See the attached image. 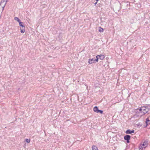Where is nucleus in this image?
I'll return each instance as SVG.
<instances>
[{"instance_id": "nucleus-16", "label": "nucleus", "mask_w": 150, "mask_h": 150, "mask_svg": "<svg viewBox=\"0 0 150 150\" xmlns=\"http://www.w3.org/2000/svg\"><path fill=\"white\" fill-rule=\"evenodd\" d=\"M4 1H6V2L3 5V6H2L3 10H4V8L5 7L6 4V3L7 1H8V0H4Z\"/></svg>"}, {"instance_id": "nucleus-11", "label": "nucleus", "mask_w": 150, "mask_h": 150, "mask_svg": "<svg viewBox=\"0 0 150 150\" xmlns=\"http://www.w3.org/2000/svg\"><path fill=\"white\" fill-rule=\"evenodd\" d=\"M145 145H146L144 147V148L145 149L146 147L148 145V139H146L143 142Z\"/></svg>"}, {"instance_id": "nucleus-20", "label": "nucleus", "mask_w": 150, "mask_h": 150, "mask_svg": "<svg viewBox=\"0 0 150 150\" xmlns=\"http://www.w3.org/2000/svg\"><path fill=\"white\" fill-rule=\"evenodd\" d=\"M100 113L101 114H103V111L102 110H99L97 113Z\"/></svg>"}, {"instance_id": "nucleus-25", "label": "nucleus", "mask_w": 150, "mask_h": 150, "mask_svg": "<svg viewBox=\"0 0 150 150\" xmlns=\"http://www.w3.org/2000/svg\"><path fill=\"white\" fill-rule=\"evenodd\" d=\"M58 37L59 38H61V36H60V34H59V35L58 36Z\"/></svg>"}, {"instance_id": "nucleus-12", "label": "nucleus", "mask_w": 150, "mask_h": 150, "mask_svg": "<svg viewBox=\"0 0 150 150\" xmlns=\"http://www.w3.org/2000/svg\"><path fill=\"white\" fill-rule=\"evenodd\" d=\"M92 150H98V147L95 145H93L92 147Z\"/></svg>"}, {"instance_id": "nucleus-7", "label": "nucleus", "mask_w": 150, "mask_h": 150, "mask_svg": "<svg viewBox=\"0 0 150 150\" xmlns=\"http://www.w3.org/2000/svg\"><path fill=\"white\" fill-rule=\"evenodd\" d=\"M122 3H124L125 5H126V6L127 7V8L128 9H129V8H128V6L130 7V2L129 1H123L122 2Z\"/></svg>"}, {"instance_id": "nucleus-28", "label": "nucleus", "mask_w": 150, "mask_h": 150, "mask_svg": "<svg viewBox=\"0 0 150 150\" xmlns=\"http://www.w3.org/2000/svg\"><path fill=\"white\" fill-rule=\"evenodd\" d=\"M97 2H98L99 1V0H95Z\"/></svg>"}, {"instance_id": "nucleus-26", "label": "nucleus", "mask_w": 150, "mask_h": 150, "mask_svg": "<svg viewBox=\"0 0 150 150\" xmlns=\"http://www.w3.org/2000/svg\"><path fill=\"white\" fill-rule=\"evenodd\" d=\"M97 3V2L96 1V3L94 4V5L95 6Z\"/></svg>"}, {"instance_id": "nucleus-27", "label": "nucleus", "mask_w": 150, "mask_h": 150, "mask_svg": "<svg viewBox=\"0 0 150 150\" xmlns=\"http://www.w3.org/2000/svg\"><path fill=\"white\" fill-rule=\"evenodd\" d=\"M118 2L120 4V5H121V3L119 1H118Z\"/></svg>"}, {"instance_id": "nucleus-10", "label": "nucleus", "mask_w": 150, "mask_h": 150, "mask_svg": "<svg viewBox=\"0 0 150 150\" xmlns=\"http://www.w3.org/2000/svg\"><path fill=\"white\" fill-rule=\"evenodd\" d=\"M99 109L98 107L96 106L94 107L93 108V111L96 113H98Z\"/></svg>"}, {"instance_id": "nucleus-24", "label": "nucleus", "mask_w": 150, "mask_h": 150, "mask_svg": "<svg viewBox=\"0 0 150 150\" xmlns=\"http://www.w3.org/2000/svg\"><path fill=\"white\" fill-rule=\"evenodd\" d=\"M101 144V143H100V142L98 143V146H100Z\"/></svg>"}, {"instance_id": "nucleus-13", "label": "nucleus", "mask_w": 150, "mask_h": 150, "mask_svg": "<svg viewBox=\"0 0 150 150\" xmlns=\"http://www.w3.org/2000/svg\"><path fill=\"white\" fill-rule=\"evenodd\" d=\"M104 29L101 27H98V31L100 33H102Z\"/></svg>"}, {"instance_id": "nucleus-14", "label": "nucleus", "mask_w": 150, "mask_h": 150, "mask_svg": "<svg viewBox=\"0 0 150 150\" xmlns=\"http://www.w3.org/2000/svg\"><path fill=\"white\" fill-rule=\"evenodd\" d=\"M14 20L17 21L19 23L21 21V20L17 17H15L14 18Z\"/></svg>"}, {"instance_id": "nucleus-17", "label": "nucleus", "mask_w": 150, "mask_h": 150, "mask_svg": "<svg viewBox=\"0 0 150 150\" xmlns=\"http://www.w3.org/2000/svg\"><path fill=\"white\" fill-rule=\"evenodd\" d=\"M30 139H25V142L27 143H29L30 142Z\"/></svg>"}, {"instance_id": "nucleus-29", "label": "nucleus", "mask_w": 150, "mask_h": 150, "mask_svg": "<svg viewBox=\"0 0 150 150\" xmlns=\"http://www.w3.org/2000/svg\"><path fill=\"white\" fill-rule=\"evenodd\" d=\"M44 5L46 6V4H44Z\"/></svg>"}, {"instance_id": "nucleus-8", "label": "nucleus", "mask_w": 150, "mask_h": 150, "mask_svg": "<svg viewBox=\"0 0 150 150\" xmlns=\"http://www.w3.org/2000/svg\"><path fill=\"white\" fill-rule=\"evenodd\" d=\"M149 117H147L146 119V125L144 127H146L147 126H148V125L150 124V122L149 123L148 122L150 121V120L149 119Z\"/></svg>"}, {"instance_id": "nucleus-18", "label": "nucleus", "mask_w": 150, "mask_h": 150, "mask_svg": "<svg viewBox=\"0 0 150 150\" xmlns=\"http://www.w3.org/2000/svg\"><path fill=\"white\" fill-rule=\"evenodd\" d=\"M98 56V55H97L96 56V59H95V61H96V62H98V59H99V57Z\"/></svg>"}, {"instance_id": "nucleus-15", "label": "nucleus", "mask_w": 150, "mask_h": 150, "mask_svg": "<svg viewBox=\"0 0 150 150\" xmlns=\"http://www.w3.org/2000/svg\"><path fill=\"white\" fill-rule=\"evenodd\" d=\"M146 108L145 106H142V111H146L147 110L146 109Z\"/></svg>"}, {"instance_id": "nucleus-21", "label": "nucleus", "mask_w": 150, "mask_h": 150, "mask_svg": "<svg viewBox=\"0 0 150 150\" xmlns=\"http://www.w3.org/2000/svg\"><path fill=\"white\" fill-rule=\"evenodd\" d=\"M144 147H142V146H140L139 147V150H143Z\"/></svg>"}, {"instance_id": "nucleus-19", "label": "nucleus", "mask_w": 150, "mask_h": 150, "mask_svg": "<svg viewBox=\"0 0 150 150\" xmlns=\"http://www.w3.org/2000/svg\"><path fill=\"white\" fill-rule=\"evenodd\" d=\"M137 125V127H138L139 126L141 127L142 125V123L140 122L138 123L136 125Z\"/></svg>"}, {"instance_id": "nucleus-3", "label": "nucleus", "mask_w": 150, "mask_h": 150, "mask_svg": "<svg viewBox=\"0 0 150 150\" xmlns=\"http://www.w3.org/2000/svg\"><path fill=\"white\" fill-rule=\"evenodd\" d=\"M146 108V110H147L146 111H143V114L142 115H144L145 114L147 113H148V111L149 110H150V105H147V106H145Z\"/></svg>"}, {"instance_id": "nucleus-30", "label": "nucleus", "mask_w": 150, "mask_h": 150, "mask_svg": "<svg viewBox=\"0 0 150 150\" xmlns=\"http://www.w3.org/2000/svg\"><path fill=\"white\" fill-rule=\"evenodd\" d=\"M2 3H1V6H2Z\"/></svg>"}, {"instance_id": "nucleus-22", "label": "nucleus", "mask_w": 150, "mask_h": 150, "mask_svg": "<svg viewBox=\"0 0 150 150\" xmlns=\"http://www.w3.org/2000/svg\"><path fill=\"white\" fill-rule=\"evenodd\" d=\"M5 2L4 0H1L0 3V5L1 6V3H3Z\"/></svg>"}, {"instance_id": "nucleus-5", "label": "nucleus", "mask_w": 150, "mask_h": 150, "mask_svg": "<svg viewBox=\"0 0 150 150\" xmlns=\"http://www.w3.org/2000/svg\"><path fill=\"white\" fill-rule=\"evenodd\" d=\"M136 113L137 114L138 113H140V112L141 113H143V111H142V106L141 107L138 108L136 109Z\"/></svg>"}, {"instance_id": "nucleus-9", "label": "nucleus", "mask_w": 150, "mask_h": 150, "mask_svg": "<svg viewBox=\"0 0 150 150\" xmlns=\"http://www.w3.org/2000/svg\"><path fill=\"white\" fill-rule=\"evenodd\" d=\"M98 56L99 59L101 60L103 59L105 57V56L103 54L98 55Z\"/></svg>"}, {"instance_id": "nucleus-23", "label": "nucleus", "mask_w": 150, "mask_h": 150, "mask_svg": "<svg viewBox=\"0 0 150 150\" xmlns=\"http://www.w3.org/2000/svg\"><path fill=\"white\" fill-rule=\"evenodd\" d=\"M141 146H142V147H144V146H145V144H144V142L142 144H140V145Z\"/></svg>"}, {"instance_id": "nucleus-6", "label": "nucleus", "mask_w": 150, "mask_h": 150, "mask_svg": "<svg viewBox=\"0 0 150 150\" xmlns=\"http://www.w3.org/2000/svg\"><path fill=\"white\" fill-rule=\"evenodd\" d=\"M88 62L89 64H91L96 63V62L95 61V59L94 58L90 59L88 60Z\"/></svg>"}, {"instance_id": "nucleus-4", "label": "nucleus", "mask_w": 150, "mask_h": 150, "mask_svg": "<svg viewBox=\"0 0 150 150\" xmlns=\"http://www.w3.org/2000/svg\"><path fill=\"white\" fill-rule=\"evenodd\" d=\"M134 131H135L134 129L131 130L130 129H128L126 131L125 133L126 134H132L134 133Z\"/></svg>"}, {"instance_id": "nucleus-2", "label": "nucleus", "mask_w": 150, "mask_h": 150, "mask_svg": "<svg viewBox=\"0 0 150 150\" xmlns=\"http://www.w3.org/2000/svg\"><path fill=\"white\" fill-rule=\"evenodd\" d=\"M131 136L129 135H126L124 137V139L126 141L127 143H130V139Z\"/></svg>"}, {"instance_id": "nucleus-1", "label": "nucleus", "mask_w": 150, "mask_h": 150, "mask_svg": "<svg viewBox=\"0 0 150 150\" xmlns=\"http://www.w3.org/2000/svg\"><path fill=\"white\" fill-rule=\"evenodd\" d=\"M19 25L21 27L20 30H21V33H23L25 32V25L24 23L21 21L19 23Z\"/></svg>"}]
</instances>
